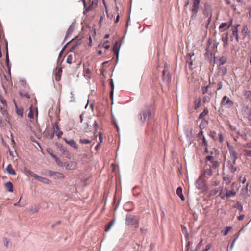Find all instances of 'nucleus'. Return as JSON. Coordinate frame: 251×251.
<instances>
[{"label":"nucleus","instance_id":"nucleus-23","mask_svg":"<svg viewBox=\"0 0 251 251\" xmlns=\"http://www.w3.org/2000/svg\"><path fill=\"white\" fill-rule=\"evenodd\" d=\"M208 113V110L207 108H205L203 111L200 114L199 118L203 119Z\"/></svg>","mask_w":251,"mask_h":251},{"label":"nucleus","instance_id":"nucleus-28","mask_svg":"<svg viewBox=\"0 0 251 251\" xmlns=\"http://www.w3.org/2000/svg\"><path fill=\"white\" fill-rule=\"evenodd\" d=\"M52 157L54 159L56 163L58 165H62V161L57 157V156H56L55 155H52Z\"/></svg>","mask_w":251,"mask_h":251},{"label":"nucleus","instance_id":"nucleus-18","mask_svg":"<svg viewBox=\"0 0 251 251\" xmlns=\"http://www.w3.org/2000/svg\"><path fill=\"white\" fill-rule=\"evenodd\" d=\"M5 186L6 189L10 192H13V186L12 183L9 181L5 184Z\"/></svg>","mask_w":251,"mask_h":251},{"label":"nucleus","instance_id":"nucleus-49","mask_svg":"<svg viewBox=\"0 0 251 251\" xmlns=\"http://www.w3.org/2000/svg\"><path fill=\"white\" fill-rule=\"evenodd\" d=\"M209 86H207L206 87H204L203 88H202V93L203 94H205L206 93H207V91H208V88Z\"/></svg>","mask_w":251,"mask_h":251},{"label":"nucleus","instance_id":"nucleus-3","mask_svg":"<svg viewBox=\"0 0 251 251\" xmlns=\"http://www.w3.org/2000/svg\"><path fill=\"white\" fill-rule=\"evenodd\" d=\"M193 5L191 9V18L195 19L199 10L200 0H192Z\"/></svg>","mask_w":251,"mask_h":251},{"label":"nucleus","instance_id":"nucleus-4","mask_svg":"<svg viewBox=\"0 0 251 251\" xmlns=\"http://www.w3.org/2000/svg\"><path fill=\"white\" fill-rule=\"evenodd\" d=\"M203 14L206 18H208L207 21L208 22V24H209L211 21L212 16V10L209 5L206 4L204 6Z\"/></svg>","mask_w":251,"mask_h":251},{"label":"nucleus","instance_id":"nucleus-33","mask_svg":"<svg viewBox=\"0 0 251 251\" xmlns=\"http://www.w3.org/2000/svg\"><path fill=\"white\" fill-rule=\"evenodd\" d=\"M20 95L23 97H26L28 99L30 98L29 95L26 92H20Z\"/></svg>","mask_w":251,"mask_h":251},{"label":"nucleus","instance_id":"nucleus-53","mask_svg":"<svg viewBox=\"0 0 251 251\" xmlns=\"http://www.w3.org/2000/svg\"><path fill=\"white\" fill-rule=\"evenodd\" d=\"M202 245V239H201V241L198 244L196 247L197 249H199Z\"/></svg>","mask_w":251,"mask_h":251},{"label":"nucleus","instance_id":"nucleus-12","mask_svg":"<svg viewBox=\"0 0 251 251\" xmlns=\"http://www.w3.org/2000/svg\"><path fill=\"white\" fill-rule=\"evenodd\" d=\"M176 194L180 198L182 201L185 200V197L182 193V189L181 187H179L176 189Z\"/></svg>","mask_w":251,"mask_h":251},{"label":"nucleus","instance_id":"nucleus-14","mask_svg":"<svg viewBox=\"0 0 251 251\" xmlns=\"http://www.w3.org/2000/svg\"><path fill=\"white\" fill-rule=\"evenodd\" d=\"M6 171L9 174L13 175H16V172L13 169L12 166L11 164L8 165V166L6 168Z\"/></svg>","mask_w":251,"mask_h":251},{"label":"nucleus","instance_id":"nucleus-38","mask_svg":"<svg viewBox=\"0 0 251 251\" xmlns=\"http://www.w3.org/2000/svg\"><path fill=\"white\" fill-rule=\"evenodd\" d=\"M194 55V53H192L191 55H190V54H189V55L190 56V58L189 59L187 60V63H189V65L190 66H192L193 65V61H192V60L191 59V57L192 56H193V55Z\"/></svg>","mask_w":251,"mask_h":251},{"label":"nucleus","instance_id":"nucleus-10","mask_svg":"<svg viewBox=\"0 0 251 251\" xmlns=\"http://www.w3.org/2000/svg\"><path fill=\"white\" fill-rule=\"evenodd\" d=\"M36 179L39 180L40 181L42 182L44 184H50L51 183V181L49 179L45 177H41L39 176H37V177L36 178Z\"/></svg>","mask_w":251,"mask_h":251},{"label":"nucleus","instance_id":"nucleus-46","mask_svg":"<svg viewBox=\"0 0 251 251\" xmlns=\"http://www.w3.org/2000/svg\"><path fill=\"white\" fill-rule=\"evenodd\" d=\"M231 229V227H227L223 233L224 235H226L228 233V232Z\"/></svg>","mask_w":251,"mask_h":251},{"label":"nucleus","instance_id":"nucleus-59","mask_svg":"<svg viewBox=\"0 0 251 251\" xmlns=\"http://www.w3.org/2000/svg\"><path fill=\"white\" fill-rule=\"evenodd\" d=\"M219 141L220 142H222L224 140V138L223 137V135L222 134H219Z\"/></svg>","mask_w":251,"mask_h":251},{"label":"nucleus","instance_id":"nucleus-27","mask_svg":"<svg viewBox=\"0 0 251 251\" xmlns=\"http://www.w3.org/2000/svg\"><path fill=\"white\" fill-rule=\"evenodd\" d=\"M110 86H111V89H112V91L110 92V97L112 99H113V90L114 88V82H113V81L112 79H110Z\"/></svg>","mask_w":251,"mask_h":251},{"label":"nucleus","instance_id":"nucleus-56","mask_svg":"<svg viewBox=\"0 0 251 251\" xmlns=\"http://www.w3.org/2000/svg\"><path fill=\"white\" fill-rule=\"evenodd\" d=\"M209 135L212 138L214 139L216 135V132L215 131H211Z\"/></svg>","mask_w":251,"mask_h":251},{"label":"nucleus","instance_id":"nucleus-42","mask_svg":"<svg viewBox=\"0 0 251 251\" xmlns=\"http://www.w3.org/2000/svg\"><path fill=\"white\" fill-rule=\"evenodd\" d=\"M244 152L246 154V155L251 157V151L249 150L245 149L244 150Z\"/></svg>","mask_w":251,"mask_h":251},{"label":"nucleus","instance_id":"nucleus-63","mask_svg":"<svg viewBox=\"0 0 251 251\" xmlns=\"http://www.w3.org/2000/svg\"><path fill=\"white\" fill-rule=\"evenodd\" d=\"M219 184V182L217 181H214L212 182V185L213 186H217Z\"/></svg>","mask_w":251,"mask_h":251},{"label":"nucleus","instance_id":"nucleus-11","mask_svg":"<svg viewBox=\"0 0 251 251\" xmlns=\"http://www.w3.org/2000/svg\"><path fill=\"white\" fill-rule=\"evenodd\" d=\"M75 27V25L74 24H72L69 26L65 37V39L67 38V37L73 32Z\"/></svg>","mask_w":251,"mask_h":251},{"label":"nucleus","instance_id":"nucleus-54","mask_svg":"<svg viewBox=\"0 0 251 251\" xmlns=\"http://www.w3.org/2000/svg\"><path fill=\"white\" fill-rule=\"evenodd\" d=\"M11 146L14 147L15 143V141H14V138H13V136L12 134H11Z\"/></svg>","mask_w":251,"mask_h":251},{"label":"nucleus","instance_id":"nucleus-16","mask_svg":"<svg viewBox=\"0 0 251 251\" xmlns=\"http://www.w3.org/2000/svg\"><path fill=\"white\" fill-rule=\"evenodd\" d=\"M224 191H225L226 192V199L230 197L234 196L236 195L235 191L233 190L228 191L227 189L226 188L225 189H224Z\"/></svg>","mask_w":251,"mask_h":251},{"label":"nucleus","instance_id":"nucleus-32","mask_svg":"<svg viewBox=\"0 0 251 251\" xmlns=\"http://www.w3.org/2000/svg\"><path fill=\"white\" fill-rule=\"evenodd\" d=\"M225 191H224V190H223L222 189L220 191L219 196L222 199H226V193H224V192H225Z\"/></svg>","mask_w":251,"mask_h":251},{"label":"nucleus","instance_id":"nucleus-31","mask_svg":"<svg viewBox=\"0 0 251 251\" xmlns=\"http://www.w3.org/2000/svg\"><path fill=\"white\" fill-rule=\"evenodd\" d=\"M244 95L246 97V98L248 99L251 101V91H245Z\"/></svg>","mask_w":251,"mask_h":251},{"label":"nucleus","instance_id":"nucleus-51","mask_svg":"<svg viewBox=\"0 0 251 251\" xmlns=\"http://www.w3.org/2000/svg\"><path fill=\"white\" fill-rule=\"evenodd\" d=\"M210 99L209 97L205 96L203 98V102H208L210 101Z\"/></svg>","mask_w":251,"mask_h":251},{"label":"nucleus","instance_id":"nucleus-41","mask_svg":"<svg viewBox=\"0 0 251 251\" xmlns=\"http://www.w3.org/2000/svg\"><path fill=\"white\" fill-rule=\"evenodd\" d=\"M233 164L232 165H230L229 166H228V168L230 169V171L232 172H235L236 171V168L234 167Z\"/></svg>","mask_w":251,"mask_h":251},{"label":"nucleus","instance_id":"nucleus-61","mask_svg":"<svg viewBox=\"0 0 251 251\" xmlns=\"http://www.w3.org/2000/svg\"><path fill=\"white\" fill-rule=\"evenodd\" d=\"M113 51L115 53L117 57H118V53H119V50L116 49V48H113Z\"/></svg>","mask_w":251,"mask_h":251},{"label":"nucleus","instance_id":"nucleus-57","mask_svg":"<svg viewBox=\"0 0 251 251\" xmlns=\"http://www.w3.org/2000/svg\"><path fill=\"white\" fill-rule=\"evenodd\" d=\"M202 140H203L202 144L204 146H207V143L206 139H205V138L204 136L202 137Z\"/></svg>","mask_w":251,"mask_h":251},{"label":"nucleus","instance_id":"nucleus-30","mask_svg":"<svg viewBox=\"0 0 251 251\" xmlns=\"http://www.w3.org/2000/svg\"><path fill=\"white\" fill-rule=\"evenodd\" d=\"M212 175V171L210 169H207L204 171V176H209Z\"/></svg>","mask_w":251,"mask_h":251},{"label":"nucleus","instance_id":"nucleus-7","mask_svg":"<svg viewBox=\"0 0 251 251\" xmlns=\"http://www.w3.org/2000/svg\"><path fill=\"white\" fill-rule=\"evenodd\" d=\"M229 152L231 157V159L232 160L233 164H236V160L238 158V155L236 151L231 146H228Z\"/></svg>","mask_w":251,"mask_h":251},{"label":"nucleus","instance_id":"nucleus-34","mask_svg":"<svg viewBox=\"0 0 251 251\" xmlns=\"http://www.w3.org/2000/svg\"><path fill=\"white\" fill-rule=\"evenodd\" d=\"M114 223V220L112 221L105 228V231H108Z\"/></svg>","mask_w":251,"mask_h":251},{"label":"nucleus","instance_id":"nucleus-6","mask_svg":"<svg viewBox=\"0 0 251 251\" xmlns=\"http://www.w3.org/2000/svg\"><path fill=\"white\" fill-rule=\"evenodd\" d=\"M197 188L199 190H203L205 189V183L203 180L202 176H200L196 180L195 183Z\"/></svg>","mask_w":251,"mask_h":251},{"label":"nucleus","instance_id":"nucleus-1","mask_svg":"<svg viewBox=\"0 0 251 251\" xmlns=\"http://www.w3.org/2000/svg\"><path fill=\"white\" fill-rule=\"evenodd\" d=\"M151 116V110L149 106H145L140 114L139 119L143 123H148Z\"/></svg>","mask_w":251,"mask_h":251},{"label":"nucleus","instance_id":"nucleus-43","mask_svg":"<svg viewBox=\"0 0 251 251\" xmlns=\"http://www.w3.org/2000/svg\"><path fill=\"white\" fill-rule=\"evenodd\" d=\"M223 179H224V180L226 182V184H227V185H228V184H229V183H230V180H229V178H228V177H227V176H224V177H223Z\"/></svg>","mask_w":251,"mask_h":251},{"label":"nucleus","instance_id":"nucleus-5","mask_svg":"<svg viewBox=\"0 0 251 251\" xmlns=\"http://www.w3.org/2000/svg\"><path fill=\"white\" fill-rule=\"evenodd\" d=\"M221 104L226 107L230 108L233 106V102L226 96H225L221 101Z\"/></svg>","mask_w":251,"mask_h":251},{"label":"nucleus","instance_id":"nucleus-55","mask_svg":"<svg viewBox=\"0 0 251 251\" xmlns=\"http://www.w3.org/2000/svg\"><path fill=\"white\" fill-rule=\"evenodd\" d=\"M9 152L10 156L12 158H14L15 157V155L14 154V153L12 151L10 150V149L9 148Z\"/></svg>","mask_w":251,"mask_h":251},{"label":"nucleus","instance_id":"nucleus-52","mask_svg":"<svg viewBox=\"0 0 251 251\" xmlns=\"http://www.w3.org/2000/svg\"><path fill=\"white\" fill-rule=\"evenodd\" d=\"M211 247V244H209L207 245H206L205 249H204L202 251H208V250H209L210 249Z\"/></svg>","mask_w":251,"mask_h":251},{"label":"nucleus","instance_id":"nucleus-35","mask_svg":"<svg viewBox=\"0 0 251 251\" xmlns=\"http://www.w3.org/2000/svg\"><path fill=\"white\" fill-rule=\"evenodd\" d=\"M218 192V190L217 189H214L211 190L209 192V194L210 196L215 195Z\"/></svg>","mask_w":251,"mask_h":251},{"label":"nucleus","instance_id":"nucleus-39","mask_svg":"<svg viewBox=\"0 0 251 251\" xmlns=\"http://www.w3.org/2000/svg\"><path fill=\"white\" fill-rule=\"evenodd\" d=\"M63 153L69 159L71 158L70 152L67 150H64Z\"/></svg>","mask_w":251,"mask_h":251},{"label":"nucleus","instance_id":"nucleus-19","mask_svg":"<svg viewBox=\"0 0 251 251\" xmlns=\"http://www.w3.org/2000/svg\"><path fill=\"white\" fill-rule=\"evenodd\" d=\"M64 175L62 173L56 172L53 178L62 179L64 178Z\"/></svg>","mask_w":251,"mask_h":251},{"label":"nucleus","instance_id":"nucleus-44","mask_svg":"<svg viewBox=\"0 0 251 251\" xmlns=\"http://www.w3.org/2000/svg\"><path fill=\"white\" fill-rule=\"evenodd\" d=\"M72 56L71 55H69L67 57L66 61L68 63L71 64L72 63Z\"/></svg>","mask_w":251,"mask_h":251},{"label":"nucleus","instance_id":"nucleus-64","mask_svg":"<svg viewBox=\"0 0 251 251\" xmlns=\"http://www.w3.org/2000/svg\"><path fill=\"white\" fill-rule=\"evenodd\" d=\"M248 118V120H249V121L250 122V124L251 125V112H250V113L249 114Z\"/></svg>","mask_w":251,"mask_h":251},{"label":"nucleus","instance_id":"nucleus-8","mask_svg":"<svg viewBox=\"0 0 251 251\" xmlns=\"http://www.w3.org/2000/svg\"><path fill=\"white\" fill-rule=\"evenodd\" d=\"M65 167L67 170H75L77 167V163L75 161H68L65 163Z\"/></svg>","mask_w":251,"mask_h":251},{"label":"nucleus","instance_id":"nucleus-58","mask_svg":"<svg viewBox=\"0 0 251 251\" xmlns=\"http://www.w3.org/2000/svg\"><path fill=\"white\" fill-rule=\"evenodd\" d=\"M192 243L191 241H189L187 243V245L186 246V247L187 248V250H188L190 248V247L192 246Z\"/></svg>","mask_w":251,"mask_h":251},{"label":"nucleus","instance_id":"nucleus-13","mask_svg":"<svg viewBox=\"0 0 251 251\" xmlns=\"http://www.w3.org/2000/svg\"><path fill=\"white\" fill-rule=\"evenodd\" d=\"M65 142L68 144V145H69L70 146L73 147V148H75V149H77V146L76 145V142L72 140V139H71V140H68L67 139H65Z\"/></svg>","mask_w":251,"mask_h":251},{"label":"nucleus","instance_id":"nucleus-21","mask_svg":"<svg viewBox=\"0 0 251 251\" xmlns=\"http://www.w3.org/2000/svg\"><path fill=\"white\" fill-rule=\"evenodd\" d=\"M15 107H16V113L17 114L20 116H23V109L21 107H18V106L17 105V104L16 103H15Z\"/></svg>","mask_w":251,"mask_h":251},{"label":"nucleus","instance_id":"nucleus-29","mask_svg":"<svg viewBox=\"0 0 251 251\" xmlns=\"http://www.w3.org/2000/svg\"><path fill=\"white\" fill-rule=\"evenodd\" d=\"M242 32L244 35V38H245L248 35V34H249L248 29V28L247 26H244L243 28Z\"/></svg>","mask_w":251,"mask_h":251},{"label":"nucleus","instance_id":"nucleus-2","mask_svg":"<svg viewBox=\"0 0 251 251\" xmlns=\"http://www.w3.org/2000/svg\"><path fill=\"white\" fill-rule=\"evenodd\" d=\"M126 224L127 225L133 226L137 228L139 226V223L135 216L132 215L127 216L126 218Z\"/></svg>","mask_w":251,"mask_h":251},{"label":"nucleus","instance_id":"nucleus-22","mask_svg":"<svg viewBox=\"0 0 251 251\" xmlns=\"http://www.w3.org/2000/svg\"><path fill=\"white\" fill-rule=\"evenodd\" d=\"M201 100L200 98H198L195 100L194 102V108L197 109L199 108L201 106Z\"/></svg>","mask_w":251,"mask_h":251},{"label":"nucleus","instance_id":"nucleus-24","mask_svg":"<svg viewBox=\"0 0 251 251\" xmlns=\"http://www.w3.org/2000/svg\"><path fill=\"white\" fill-rule=\"evenodd\" d=\"M54 132H55L56 135L59 138H60L63 134L62 131H61L60 130L58 126L56 127V130L54 131Z\"/></svg>","mask_w":251,"mask_h":251},{"label":"nucleus","instance_id":"nucleus-25","mask_svg":"<svg viewBox=\"0 0 251 251\" xmlns=\"http://www.w3.org/2000/svg\"><path fill=\"white\" fill-rule=\"evenodd\" d=\"M91 70L89 68H87L84 70V75L86 78H90Z\"/></svg>","mask_w":251,"mask_h":251},{"label":"nucleus","instance_id":"nucleus-17","mask_svg":"<svg viewBox=\"0 0 251 251\" xmlns=\"http://www.w3.org/2000/svg\"><path fill=\"white\" fill-rule=\"evenodd\" d=\"M232 25V21L230 22V23L228 25L227 23H222L219 26V29L225 28V29H228Z\"/></svg>","mask_w":251,"mask_h":251},{"label":"nucleus","instance_id":"nucleus-60","mask_svg":"<svg viewBox=\"0 0 251 251\" xmlns=\"http://www.w3.org/2000/svg\"><path fill=\"white\" fill-rule=\"evenodd\" d=\"M70 95H71V100H70V102H74V101H75V98H74L72 93H71Z\"/></svg>","mask_w":251,"mask_h":251},{"label":"nucleus","instance_id":"nucleus-50","mask_svg":"<svg viewBox=\"0 0 251 251\" xmlns=\"http://www.w3.org/2000/svg\"><path fill=\"white\" fill-rule=\"evenodd\" d=\"M28 117H29V118H30L31 119L34 118L33 114L32 111L31 110V108H30V111H29V113L28 114Z\"/></svg>","mask_w":251,"mask_h":251},{"label":"nucleus","instance_id":"nucleus-62","mask_svg":"<svg viewBox=\"0 0 251 251\" xmlns=\"http://www.w3.org/2000/svg\"><path fill=\"white\" fill-rule=\"evenodd\" d=\"M244 147L251 148V143H247L243 145Z\"/></svg>","mask_w":251,"mask_h":251},{"label":"nucleus","instance_id":"nucleus-20","mask_svg":"<svg viewBox=\"0 0 251 251\" xmlns=\"http://www.w3.org/2000/svg\"><path fill=\"white\" fill-rule=\"evenodd\" d=\"M240 25H237V26L236 27H235L233 29V31H232V34L235 37V39H236V40L237 41V42H238L239 41V39H238V29H237V27L238 26H239Z\"/></svg>","mask_w":251,"mask_h":251},{"label":"nucleus","instance_id":"nucleus-47","mask_svg":"<svg viewBox=\"0 0 251 251\" xmlns=\"http://www.w3.org/2000/svg\"><path fill=\"white\" fill-rule=\"evenodd\" d=\"M93 126H94V127L95 128V131H97L98 129L99 128V126H98V124H97L96 121H95L94 122Z\"/></svg>","mask_w":251,"mask_h":251},{"label":"nucleus","instance_id":"nucleus-45","mask_svg":"<svg viewBox=\"0 0 251 251\" xmlns=\"http://www.w3.org/2000/svg\"><path fill=\"white\" fill-rule=\"evenodd\" d=\"M206 160L210 162H213L214 157L212 156H207L206 157Z\"/></svg>","mask_w":251,"mask_h":251},{"label":"nucleus","instance_id":"nucleus-15","mask_svg":"<svg viewBox=\"0 0 251 251\" xmlns=\"http://www.w3.org/2000/svg\"><path fill=\"white\" fill-rule=\"evenodd\" d=\"M0 111L3 116L5 117V120L9 122L8 118V112L5 108V107L4 106L3 107H1Z\"/></svg>","mask_w":251,"mask_h":251},{"label":"nucleus","instance_id":"nucleus-37","mask_svg":"<svg viewBox=\"0 0 251 251\" xmlns=\"http://www.w3.org/2000/svg\"><path fill=\"white\" fill-rule=\"evenodd\" d=\"M80 143L82 144H87L91 143V141L87 139H80Z\"/></svg>","mask_w":251,"mask_h":251},{"label":"nucleus","instance_id":"nucleus-26","mask_svg":"<svg viewBox=\"0 0 251 251\" xmlns=\"http://www.w3.org/2000/svg\"><path fill=\"white\" fill-rule=\"evenodd\" d=\"M25 171L27 174L33 176L35 179H36V178L37 177L38 175L35 174L31 170L26 169Z\"/></svg>","mask_w":251,"mask_h":251},{"label":"nucleus","instance_id":"nucleus-36","mask_svg":"<svg viewBox=\"0 0 251 251\" xmlns=\"http://www.w3.org/2000/svg\"><path fill=\"white\" fill-rule=\"evenodd\" d=\"M226 58L224 57H222L219 59V65H223L226 63Z\"/></svg>","mask_w":251,"mask_h":251},{"label":"nucleus","instance_id":"nucleus-40","mask_svg":"<svg viewBox=\"0 0 251 251\" xmlns=\"http://www.w3.org/2000/svg\"><path fill=\"white\" fill-rule=\"evenodd\" d=\"M0 101L1 103L3 104V106L6 107L7 106L6 101L2 97H0Z\"/></svg>","mask_w":251,"mask_h":251},{"label":"nucleus","instance_id":"nucleus-48","mask_svg":"<svg viewBox=\"0 0 251 251\" xmlns=\"http://www.w3.org/2000/svg\"><path fill=\"white\" fill-rule=\"evenodd\" d=\"M55 172H54L52 171H48V175L50 176H52L53 177L54 176L55 174Z\"/></svg>","mask_w":251,"mask_h":251},{"label":"nucleus","instance_id":"nucleus-9","mask_svg":"<svg viewBox=\"0 0 251 251\" xmlns=\"http://www.w3.org/2000/svg\"><path fill=\"white\" fill-rule=\"evenodd\" d=\"M163 79L164 81L168 82L171 80V75L168 71L165 69H164L163 72Z\"/></svg>","mask_w":251,"mask_h":251}]
</instances>
